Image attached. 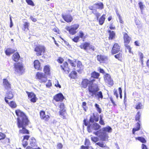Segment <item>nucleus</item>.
Returning a JSON list of instances; mask_svg holds the SVG:
<instances>
[{
	"instance_id": "f257e3e1",
	"label": "nucleus",
	"mask_w": 149,
	"mask_h": 149,
	"mask_svg": "<svg viewBox=\"0 0 149 149\" xmlns=\"http://www.w3.org/2000/svg\"><path fill=\"white\" fill-rule=\"evenodd\" d=\"M112 131V128L109 126H107L97 132H94L93 134L98 136L101 141H106L108 140L109 137L108 133H111Z\"/></svg>"
},
{
	"instance_id": "f03ea898",
	"label": "nucleus",
	"mask_w": 149,
	"mask_h": 149,
	"mask_svg": "<svg viewBox=\"0 0 149 149\" xmlns=\"http://www.w3.org/2000/svg\"><path fill=\"white\" fill-rule=\"evenodd\" d=\"M28 122L29 121L26 120L23 122L19 121V123H17L18 127L19 128H22V129L19 130V133L23 134L29 133L28 130L25 128L26 126L28 125Z\"/></svg>"
},
{
	"instance_id": "7ed1b4c3",
	"label": "nucleus",
	"mask_w": 149,
	"mask_h": 149,
	"mask_svg": "<svg viewBox=\"0 0 149 149\" xmlns=\"http://www.w3.org/2000/svg\"><path fill=\"white\" fill-rule=\"evenodd\" d=\"M15 113L16 115L18 116L17 119V123H19V121L21 122H24L26 120L29 121L26 116L21 111L19 110H17L15 111Z\"/></svg>"
},
{
	"instance_id": "20e7f679",
	"label": "nucleus",
	"mask_w": 149,
	"mask_h": 149,
	"mask_svg": "<svg viewBox=\"0 0 149 149\" xmlns=\"http://www.w3.org/2000/svg\"><path fill=\"white\" fill-rule=\"evenodd\" d=\"M88 91L91 93V95L93 96L94 95H96V92L99 90V88L97 84H93V83L90 85L88 86Z\"/></svg>"
},
{
	"instance_id": "39448f33",
	"label": "nucleus",
	"mask_w": 149,
	"mask_h": 149,
	"mask_svg": "<svg viewBox=\"0 0 149 149\" xmlns=\"http://www.w3.org/2000/svg\"><path fill=\"white\" fill-rule=\"evenodd\" d=\"M15 73L21 74L24 72L23 67L22 63H17L15 64Z\"/></svg>"
},
{
	"instance_id": "423d86ee",
	"label": "nucleus",
	"mask_w": 149,
	"mask_h": 149,
	"mask_svg": "<svg viewBox=\"0 0 149 149\" xmlns=\"http://www.w3.org/2000/svg\"><path fill=\"white\" fill-rule=\"evenodd\" d=\"M101 126L96 123L90 124L89 123L87 127V130L88 132H91L93 130H97L101 128Z\"/></svg>"
},
{
	"instance_id": "0eeeda50",
	"label": "nucleus",
	"mask_w": 149,
	"mask_h": 149,
	"mask_svg": "<svg viewBox=\"0 0 149 149\" xmlns=\"http://www.w3.org/2000/svg\"><path fill=\"white\" fill-rule=\"evenodd\" d=\"M36 77L40 82L45 83L47 81V76L44 73L38 72L36 74Z\"/></svg>"
},
{
	"instance_id": "6e6552de",
	"label": "nucleus",
	"mask_w": 149,
	"mask_h": 149,
	"mask_svg": "<svg viewBox=\"0 0 149 149\" xmlns=\"http://www.w3.org/2000/svg\"><path fill=\"white\" fill-rule=\"evenodd\" d=\"M79 25L78 24H76L70 27H68L66 29L72 35L74 34L77 33L76 30L78 28Z\"/></svg>"
},
{
	"instance_id": "1a4fd4ad",
	"label": "nucleus",
	"mask_w": 149,
	"mask_h": 149,
	"mask_svg": "<svg viewBox=\"0 0 149 149\" xmlns=\"http://www.w3.org/2000/svg\"><path fill=\"white\" fill-rule=\"evenodd\" d=\"M95 81V79L88 80L87 79H83L82 82V86L83 87L86 88L88 85H90L92 84Z\"/></svg>"
},
{
	"instance_id": "9d476101",
	"label": "nucleus",
	"mask_w": 149,
	"mask_h": 149,
	"mask_svg": "<svg viewBox=\"0 0 149 149\" xmlns=\"http://www.w3.org/2000/svg\"><path fill=\"white\" fill-rule=\"evenodd\" d=\"M44 47L42 46H37L35 49V51L37 53L36 54L38 56L42 55V53L45 52Z\"/></svg>"
},
{
	"instance_id": "9b49d317",
	"label": "nucleus",
	"mask_w": 149,
	"mask_h": 149,
	"mask_svg": "<svg viewBox=\"0 0 149 149\" xmlns=\"http://www.w3.org/2000/svg\"><path fill=\"white\" fill-rule=\"evenodd\" d=\"M104 80L105 82L109 85H112L113 84V81L108 74H106L104 76Z\"/></svg>"
},
{
	"instance_id": "f8f14e48",
	"label": "nucleus",
	"mask_w": 149,
	"mask_h": 149,
	"mask_svg": "<svg viewBox=\"0 0 149 149\" xmlns=\"http://www.w3.org/2000/svg\"><path fill=\"white\" fill-rule=\"evenodd\" d=\"M97 59L100 63H105L108 60V57L104 55H98Z\"/></svg>"
},
{
	"instance_id": "ddd939ff",
	"label": "nucleus",
	"mask_w": 149,
	"mask_h": 149,
	"mask_svg": "<svg viewBox=\"0 0 149 149\" xmlns=\"http://www.w3.org/2000/svg\"><path fill=\"white\" fill-rule=\"evenodd\" d=\"M61 67L62 70L66 73H68L70 69L68 67V63L67 62H64L61 65Z\"/></svg>"
},
{
	"instance_id": "4468645a",
	"label": "nucleus",
	"mask_w": 149,
	"mask_h": 149,
	"mask_svg": "<svg viewBox=\"0 0 149 149\" xmlns=\"http://www.w3.org/2000/svg\"><path fill=\"white\" fill-rule=\"evenodd\" d=\"M62 17L63 19L67 22H71L73 20V18L70 14L66 15H62Z\"/></svg>"
},
{
	"instance_id": "2eb2a0df",
	"label": "nucleus",
	"mask_w": 149,
	"mask_h": 149,
	"mask_svg": "<svg viewBox=\"0 0 149 149\" xmlns=\"http://www.w3.org/2000/svg\"><path fill=\"white\" fill-rule=\"evenodd\" d=\"M27 93L31 101L33 102H36V95L33 93H29L27 91L26 92Z\"/></svg>"
},
{
	"instance_id": "dca6fc26",
	"label": "nucleus",
	"mask_w": 149,
	"mask_h": 149,
	"mask_svg": "<svg viewBox=\"0 0 149 149\" xmlns=\"http://www.w3.org/2000/svg\"><path fill=\"white\" fill-rule=\"evenodd\" d=\"M54 100L56 101H62L64 99V97L63 94L60 93L56 95L54 97Z\"/></svg>"
},
{
	"instance_id": "f3484780",
	"label": "nucleus",
	"mask_w": 149,
	"mask_h": 149,
	"mask_svg": "<svg viewBox=\"0 0 149 149\" xmlns=\"http://www.w3.org/2000/svg\"><path fill=\"white\" fill-rule=\"evenodd\" d=\"M120 47L118 45L117 43L115 44L112 50V53L113 54L118 53L119 51Z\"/></svg>"
},
{
	"instance_id": "a211bd4d",
	"label": "nucleus",
	"mask_w": 149,
	"mask_h": 149,
	"mask_svg": "<svg viewBox=\"0 0 149 149\" xmlns=\"http://www.w3.org/2000/svg\"><path fill=\"white\" fill-rule=\"evenodd\" d=\"M124 40L125 44H129L131 40V38L127 33H125L124 34Z\"/></svg>"
},
{
	"instance_id": "6ab92c4d",
	"label": "nucleus",
	"mask_w": 149,
	"mask_h": 149,
	"mask_svg": "<svg viewBox=\"0 0 149 149\" xmlns=\"http://www.w3.org/2000/svg\"><path fill=\"white\" fill-rule=\"evenodd\" d=\"M3 83L4 87L6 89H8L10 88V84L7 79H4L3 80Z\"/></svg>"
},
{
	"instance_id": "aec40b11",
	"label": "nucleus",
	"mask_w": 149,
	"mask_h": 149,
	"mask_svg": "<svg viewBox=\"0 0 149 149\" xmlns=\"http://www.w3.org/2000/svg\"><path fill=\"white\" fill-rule=\"evenodd\" d=\"M13 97V95L10 91H9L7 93V96L5 98V100L7 103H8V100L7 99H11Z\"/></svg>"
},
{
	"instance_id": "412c9836",
	"label": "nucleus",
	"mask_w": 149,
	"mask_h": 149,
	"mask_svg": "<svg viewBox=\"0 0 149 149\" xmlns=\"http://www.w3.org/2000/svg\"><path fill=\"white\" fill-rule=\"evenodd\" d=\"M40 116L42 119L46 120H47L49 118V116L48 115H46L45 112L43 111H41L40 112Z\"/></svg>"
},
{
	"instance_id": "4be33fe9",
	"label": "nucleus",
	"mask_w": 149,
	"mask_h": 149,
	"mask_svg": "<svg viewBox=\"0 0 149 149\" xmlns=\"http://www.w3.org/2000/svg\"><path fill=\"white\" fill-rule=\"evenodd\" d=\"M34 68L38 70H41V68L40 67V64L39 61L38 60L34 61Z\"/></svg>"
},
{
	"instance_id": "5701e85b",
	"label": "nucleus",
	"mask_w": 149,
	"mask_h": 149,
	"mask_svg": "<svg viewBox=\"0 0 149 149\" xmlns=\"http://www.w3.org/2000/svg\"><path fill=\"white\" fill-rule=\"evenodd\" d=\"M108 32L109 33V39L112 40L115 38V33L114 31L109 30Z\"/></svg>"
},
{
	"instance_id": "b1692460",
	"label": "nucleus",
	"mask_w": 149,
	"mask_h": 149,
	"mask_svg": "<svg viewBox=\"0 0 149 149\" xmlns=\"http://www.w3.org/2000/svg\"><path fill=\"white\" fill-rule=\"evenodd\" d=\"M89 43L88 42H85L83 45H81L80 47L81 49H83L86 51L88 50Z\"/></svg>"
},
{
	"instance_id": "393cba45",
	"label": "nucleus",
	"mask_w": 149,
	"mask_h": 149,
	"mask_svg": "<svg viewBox=\"0 0 149 149\" xmlns=\"http://www.w3.org/2000/svg\"><path fill=\"white\" fill-rule=\"evenodd\" d=\"M20 58V56L18 53L14 54L12 56V59L15 62H17Z\"/></svg>"
},
{
	"instance_id": "a878e982",
	"label": "nucleus",
	"mask_w": 149,
	"mask_h": 149,
	"mask_svg": "<svg viewBox=\"0 0 149 149\" xmlns=\"http://www.w3.org/2000/svg\"><path fill=\"white\" fill-rule=\"evenodd\" d=\"M77 68L78 69L77 70V71L79 72H80L83 69L82 64L80 61H78L77 63Z\"/></svg>"
},
{
	"instance_id": "bb28decb",
	"label": "nucleus",
	"mask_w": 149,
	"mask_h": 149,
	"mask_svg": "<svg viewBox=\"0 0 149 149\" xmlns=\"http://www.w3.org/2000/svg\"><path fill=\"white\" fill-rule=\"evenodd\" d=\"M15 51L14 49L11 48H8L5 51V53L7 55H10Z\"/></svg>"
},
{
	"instance_id": "cd10ccee",
	"label": "nucleus",
	"mask_w": 149,
	"mask_h": 149,
	"mask_svg": "<svg viewBox=\"0 0 149 149\" xmlns=\"http://www.w3.org/2000/svg\"><path fill=\"white\" fill-rule=\"evenodd\" d=\"M105 15H103L100 18L99 20V24L100 25H102L104 23L105 19Z\"/></svg>"
},
{
	"instance_id": "c85d7f7f",
	"label": "nucleus",
	"mask_w": 149,
	"mask_h": 149,
	"mask_svg": "<svg viewBox=\"0 0 149 149\" xmlns=\"http://www.w3.org/2000/svg\"><path fill=\"white\" fill-rule=\"evenodd\" d=\"M50 69L49 66L48 65L45 66L44 69V71L45 73L47 74H49Z\"/></svg>"
},
{
	"instance_id": "c756f323",
	"label": "nucleus",
	"mask_w": 149,
	"mask_h": 149,
	"mask_svg": "<svg viewBox=\"0 0 149 149\" xmlns=\"http://www.w3.org/2000/svg\"><path fill=\"white\" fill-rule=\"evenodd\" d=\"M99 76V74L95 71H94L91 74V77L94 78L98 79Z\"/></svg>"
},
{
	"instance_id": "7c9ffc66",
	"label": "nucleus",
	"mask_w": 149,
	"mask_h": 149,
	"mask_svg": "<svg viewBox=\"0 0 149 149\" xmlns=\"http://www.w3.org/2000/svg\"><path fill=\"white\" fill-rule=\"evenodd\" d=\"M68 62L72 67H76V63L75 60L72 61L70 59H68Z\"/></svg>"
},
{
	"instance_id": "2f4dec72",
	"label": "nucleus",
	"mask_w": 149,
	"mask_h": 149,
	"mask_svg": "<svg viewBox=\"0 0 149 149\" xmlns=\"http://www.w3.org/2000/svg\"><path fill=\"white\" fill-rule=\"evenodd\" d=\"M68 62L72 67H76V63L75 60L72 61L70 59H68Z\"/></svg>"
},
{
	"instance_id": "473e14b6",
	"label": "nucleus",
	"mask_w": 149,
	"mask_h": 149,
	"mask_svg": "<svg viewBox=\"0 0 149 149\" xmlns=\"http://www.w3.org/2000/svg\"><path fill=\"white\" fill-rule=\"evenodd\" d=\"M69 77L72 78L74 79L77 76V73L75 71H72L69 74Z\"/></svg>"
},
{
	"instance_id": "72a5a7b5",
	"label": "nucleus",
	"mask_w": 149,
	"mask_h": 149,
	"mask_svg": "<svg viewBox=\"0 0 149 149\" xmlns=\"http://www.w3.org/2000/svg\"><path fill=\"white\" fill-rule=\"evenodd\" d=\"M147 67L145 68L143 71L145 73H149V60H148L147 62Z\"/></svg>"
},
{
	"instance_id": "f704fd0d",
	"label": "nucleus",
	"mask_w": 149,
	"mask_h": 149,
	"mask_svg": "<svg viewBox=\"0 0 149 149\" xmlns=\"http://www.w3.org/2000/svg\"><path fill=\"white\" fill-rule=\"evenodd\" d=\"M97 8L100 9H102L103 8V4L101 2L96 3L95 4Z\"/></svg>"
},
{
	"instance_id": "c9c22d12",
	"label": "nucleus",
	"mask_w": 149,
	"mask_h": 149,
	"mask_svg": "<svg viewBox=\"0 0 149 149\" xmlns=\"http://www.w3.org/2000/svg\"><path fill=\"white\" fill-rule=\"evenodd\" d=\"M9 105L12 108H15L17 107V105L15 102L14 101H11L10 103H8Z\"/></svg>"
},
{
	"instance_id": "e433bc0d",
	"label": "nucleus",
	"mask_w": 149,
	"mask_h": 149,
	"mask_svg": "<svg viewBox=\"0 0 149 149\" xmlns=\"http://www.w3.org/2000/svg\"><path fill=\"white\" fill-rule=\"evenodd\" d=\"M143 107V105L140 102L136 103V109H142Z\"/></svg>"
},
{
	"instance_id": "4c0bfd02",
	"label": "nucleus",
	"mask_w": 149,
	"mask_h": 149,
	"mask_svg": "<svg viewBox=\"0 0 149 149\" xmlns=\"http://www.w3.org/2000/svg\"><path fill=\"white\" fill-rule=\"evenodd\" d=\"M103 116L100 115V119L99 121V123L102 125H105V123L103 119Z\"/></svg>"
},
{
	"instance_id": "58836bf2",
	"label": "nucleus",
	"mask_w": 149,
	"mask_h": 149,
	"mask_svg": "<svg viewBox=\"0 0 149 149\" xmlns=\"http://www.w3.org/2000/svg\"><path fill=\"white\" fill-rule=\"evenodd\" d=\"M97 96L99 98H101L102 99L103 97L102 93L101 91L98 92L97 93H96V95H95V96Z\"/></svg>"
},
{
	"instance_id": "ea45409f",
	"label": "nucleus",
	"mask_w": 149,
	"mask_h": 149,
	"mask_svg": "<svg viewBox=\"0 0 149 149\" xmlns=\"http://www.w3.org/2000/svg\"><path fill=\"white\" fill-rule=\"evenodd\" d=\"M80 149H94L92 146H84L83 145L81 147Z\"/></svg>"
},
{
	"instance_id": "a19ab883",
	"label": "nucleus",
	"mask_w": 149,
	"mask_h": 149,
	"mask_svg": "<svg viewBox=\"0 0 149 149\" xmlns=\"http://www.w3.org/2000/svg\"><path fill=\"white\" fill-rule=\"evenodd\" d=\"M136 139H137L141 142L143 143H145L146 142V140L145 139L141 137H138L136 138Z\"/></svg>"
},
{
	"instance_id": "79ce46f5",
	"label": "nucleus",
	"mask_w": 149,
	"mask_h": 149,
	"mask_svg": "<svg viewBox=\"0 0 149 149\" xmlns=\"http://www.w3.org/2000/svg\"><path fill=\"white\" fill-rule=\"evenodd\" d=\"M91 140L95 143L99 141V139L97 137L92 136L91 137Z\"/></svg>"
},
{
	"instance_id": "37998d69",
	"label": "nucleus",
	"mask_w": 149,
	"mask_h": 149,
	"mask_svg": "<svg viewBox=\"0 0 149 149\" xmlns=\"http://www.w3.org/2000/svg\"><path fill=\"white\" fill-rule=\"evenodd\" d=\"M36 141L34 138H32L30 142V144L32 146H34L36 144Z\"/></svg>"
},
{
	"instance_id": "c03bdc74",
	"label": "nucleus",
	"mask_w": 149,
	"mask_h": 149,
	"mask_svg": "<svg viewBox=\"0 0 149 149\" xmlns=\"http://www.w3.org/2000/svg\"><path fill=\"white\" fill-rule=\"evenodd\" d=\"M122 54L121 53H119L114 56L118 60H120L121 59Z\"/></svg>"
},
{
	"instance_id": "a18cd8bd",
	"label": "nucleus",
	"mask_w": 149,
	"mask_h": 149,
	"mask_svg": "<svg viewBox=\"0 0 149 149\" xmlns=\"http://www.w3.org/2000/svg\"><path fill=\"white\" fill-rule=\"evenodd\" d=\"M29 26L28 23L25 22L24 24L22 29L24 31H26V29H28V27Z\"/></svg>"
},
{
	"instance_id": "49530a36",
	"label": "nucleus",
	"mask_w": 149,
	"mask_h": 149,
	"mask_svg": "<svg viewBox=\"0 0 149 149\" xmlns=\"http://www.w3.org/2000/svg\"><path fill=\"white\" fill-rule=\"evenodd\" d=\"M59 107L60 108V110H62V111H65V109H64L65 106L63 103H60V104L59 105Z\"/></svg>"
},
{
	"instance_id": "de8ad7c7",
	"label": "nucleus",
	"mask_w": 149,
	"mask_h": 149,
	"mask_svg": "<svg viewBox=\"0 0 149 149\" xmlns=\"http://www.w3.org/2000/svg\"><path fill=\"white\" fill-rule=\"evenodd\" d=\"M96 145H98L102 148H104L106 147V145L102 143L98 142L96 143Z\"/></svg>"
},
{
	"instance_id": "09e8293b",
	"label": "nucleus",
	"mask_w": 149,
	"mask_h": 149,
	"mask_svg": "<svg viewBox=\"0 0 149 149\" xmlns=\"http://www.w3.org/2000/svg\"><path fill=\"white\" fill-rule=\"evenodd\" d=\"M95 106L96 108L97 111L99 112V113H101V109L100 108L99 105L97 104H95Z\"/></svg>"
},
{
	"instance_id": "8fccbe9b",
	"label": "nucleus",
	"mask_w": 149,
	"mask_h": 149,
	"mask_svg": "<svg viewBox=\"0 0 149 149\" xmlns=\"http://www.w3.org/2000/svg\"><path fill=\"white\" fill-rule=\"evenodd\" d=\"M128 44H125L124 45L125 47L126 48V49H127L130 53H132L131 51V48L130 46L128 45Z\"/></svg>"
},
{
	"instance_id": "3c124183",
	"label": "nucleus",
	"mask_w": 149,
	"mask_h": 149,
	"mask_svg": "<svg viewBox=\"0 0 149 149\" xmlns=\"http://www.w3.org/2000/svg\"><path fill=\"white\" fill-rule=\"evenodd\" d=\"M26 2L29 5L33 6L34 4L33 2L31 0H26Z\"/></svg>"
},
{
	"instance_id": "603ef678",
	"label": "nucleus",
	"mask_w": 149,
	"mask_h": 149,
	"mask_svg": "<svg viewBox=\"0 0 149 149\" xmlns=\"http://www.w3.org/2000/svg\"><path fill=\"white\" fill-rule=\"evenodd\" d=\"M139 56L140 58L141 61L142 63L143 62V53H142L141 52H139Z\"/></svg>"
},
{
	"instance_id": "864d4df0",
	"label": "nucleus",
	"mask_w": 149,
	"mask_h": 149,
	"mask_svg": "<svg viewBox=\"0 0 149 149\" xmlns=\"http://www.w3.org/2000/svg\"><path fill=\"white\" fill-rule=\"evenodd\" d=\"M84 144L86 146H90V142L89 140L88 139H86Z\"/></svg>"
},
{
	"instance_id": "5fc2aeb1",
	"label": "nucleus",
	"mask_w": 149,
	"mask_h": 149,
	"mask_svg": "<svg viewBox=\"0 0 149 149\" xmlns=\"http://www.w3.org/2000/svg\"><path fill=\"white\" fill-rule=\"evenodd\" d=\"M93 13L96 16L97 18L98 19L100 15V14L97 12H95L94 11H93Z\"/></svg>"
},
{
	"instance_id": "6e6d98bb",
	"label": "nucleus",
	"mask_w": 149,
	"mask_h": 149,
	"mask_svg": "<svg viewBox=\"0 0 149 149\" xmlns=\"http://www.w3.org/2000/svg\"><path fill=\"white\" fill-rule=\"evenodd\" d=\"M79 39V36H77L74 38L72 39L73 41L75 42H77Z\"/></svg>"
},
{
	"instance_id": "4d7b16f0",
	"label": "nucleus",
	"mask_w": 149,
	"mask_h": 149,
	"mask_svg": "<svg viewBox=\"0 0 149 149\" xmlns=\"http://www.w3.org/2000/svg\"><path fill=\"white\" fill-rule=\"evenodd\" d=\"M52 85V82L50 80H49L48 82L47 83L46 86L47 87H49L51 86Z\"/></svg>"
},
{
	"instance_id": "13d9d810",
	"label": "nucleus",
	"mask_w": 149,
	"mask_h": 149,
	"mask_svg": "<svg viewBox=\"0 0 149 149\" xmlns=\"http://www.w3.org/2000/svg\"><path fill=\"white\" fill-rule=\"evenodd\" d=\"M5 135L2 133H0V140L3 139L5 138Z\"/></svg>"
},
{
	"instance_id": "bf43d9fd",
	"label": "nucleus",
	"mask_w": 149,
	"mask_h": 149,
	"mask_svg": "<svg viewBox=\"0 0 149 149\" xmlns=\"http://www.w3.org/2000/svg\"><path fill=\"white\" fill-rule=\"evenodd\" d=\"M28 145V142L27 141H25V140H23L22 142V145L24 147H25Z\"/></svg>"
},
{
	"instance_id": "052dcab7",
	"label": "nucleus",
	"mask_w": 149,
	"mask_h": 149,
	"mask_svg": "<svg viewBox=\"0 0 149 149\" xmlns=\"http://www.w3.org/2000/svg\"><path fill=\"white\" fill-rule=\"evenodd\" d=\"M79 37L81 38H83L84 34L82 31H80L79 32Z\"/></svg>"
},
{
	"instance_id": "680f3d73",
	"label": "nucleus",
	"mask_w": 149,
	"mask_h": 149,
	"mask_svg": "<svg viewBox=\"0 0 149 149\" xmlns=\"http://www.w3.org/2000/svg\"><path fill=\"white\" fill-rule=\"evenodd\" d=\"M88 49H91L93 51H94L95 49V47L92 45H91L90 43Z\"/></svg>"
},
{
	"instance_id": "e2e57ef3",
	"label": "nucleus",
	"mask_w": 149,
	"mask_h": 149,
	"mask_svg": "<svg viewBox=\"0 0 149 149\" xmlns=\"http://www.w3.org/2000/svg\"><path fill=\"white\" fill-rule=\"evenodd\" d=\"M139 7L141 9V10H142L143 8V5L141 2H140L139 3Z\"/></svg>"
},
{
	"instance_id": "0e129e2a",
	"label": "nucleus",
	"mask_w": 149,
	"mask_h": 149,
	"mask_svg": "<svg viewBox=\"0 0 149 149\" xmlns=\"http://www.w3.org/2000/svg\"><path fill=\"white\" fill-rule=\"evenodd\" d=\"M140 130V128H137L136 127V128H134L132 130V132L133 134H134L135 132L136 131H138Z\"/></svg>"
},
{
	"instance_id": "69168bd1",
	"label": "nucleus",
	"mask_w": 149,
	"mask_h": 149,
	"mask_svg": "<svg viewBox=\"0 0 149 149\" xmlns=\"http://www.w3.org/2000/svg\"><path fill=\"white\" fill-rule=\"evenodd\" d=\"M135 21L136 24V25H139L140 24V21L137 18H135Z\"/></svg>"
},
{
	"instance_id": "338daca9",
	"label": "nucleus",
	"mask_w": 149,
	"mask_h": 149,
	"mask_svg": "<svg viewBox=\"0 0 149 149\" xmlns=\"http://www.w3.org/2000/svg\"><path fill=\"white\" fill-rule=\"evenodd\" d=\"M63 61H64L63 59L61 57L59 58L58 59V60H57L58 61L59 63H62V62Z\"/></svg>"
},
{
	"instance_id": "774afa93",
	"label": "nucleus",
	"mask_w": 149,
	"mask_h": 149,
	"mask_svg": "<svg viewBox=\"0 0 149 149\" xmlns=\"http://www.w3.org/2000/svg\"><path fill=\"white\" fill-rule=\"evenodd\" d=\"M58 148L59 149H61L63 147V145L61 143H58L57 146Z\"/></svg>"
}]
</instances>
